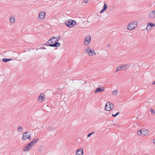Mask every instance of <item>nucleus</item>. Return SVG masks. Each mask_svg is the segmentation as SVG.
I'll use <instances>...</instances> for the list:
<instances>
[{
    "label": "nucleus",
    "instance_id": "obj_1",
    "mask_svg": "<svg viewBox=\"0 0 155 155\" xmlns=\"http://www.w3.org/2000/svg\"><path fill=\"white\" fill-rule=\"evenodd\" d=\"M31 138V134L29 131H27L23 133L21 136V140L23 141L26 140L30 141Z\"/></svg>",
    "mask_w": 155,
    "mask_h": 155
},
{
    "label": "nucleus",
    "instance_id": "obj_2",
    "mask_svg": "<svg viewBox=\"0 0 155 155\" xmlns=\"http://www.w3.org/2000/svg\"><path fill=\"white\" fill-rule=\"evenodd\" d=\"M84 51L90 57H92L93 56L96 55V53L95 52L94 49L93 48H91L89 46L87 47L84 50Z\"/></svg>",
    "mask_w": 155,
    "mask_h": 155
},
{
    "label": "nucleus",
    "instance_id": "obj_3",
    "mask_svg": "<svg viewBox=\"0 0 155 155\" xmlns=\"http://www.w3.org/2000/svg\"><path fill=\"white\" fill-rule=\"evenodd\" d=\"M137 23L136 21H132L128 24L127 26L128 30L130 31L134 29L137 26Z\"/></svg>",
    "mask_w": 155,
    "mask_h": 155
},
{
    "label": "nucleus",
    "instance_id": "obj_4",
    "mask_svg": "<svg viewBox=\"0 0 155 155\" xmlns=\"http://www.w3.org/2000/svg\"><path fill=\"white\" fill-rule=\"evenodd\" d=\"M64 23L68 27L70 28H72L75 25H77L76 22L72 19H70L67 21H65Z\"/></svg>",
    "mask_w": 155,
    "mask_h": 155
},
{
    "label": "nucleus",
    "instance_id": "obj_5",
    "mask_svg": "<svg viewBox=\"0 0 155 155\" xmlns=\"http://www.w3.org/2000/svg\"><path fill=\"white\" fill-rule=\"evenodd\" d=\"M33 146H34V145L31 142L26 145L24 147L23 151L25 152L26 151H28L32 148Z\"/></svg>",
    "mask_w": 155,
    "mask_h": 155
},
{
    "label": "nucleus",
    "instance_id": "obj_6",
    "mask_svg": "<svg viewBox=\"0 0 155 155\" xmlns=\"http://www.w3.org/2000/svg\"><path fill=\"white\" fill-rule=\"evenodd\" d=\"M129 66L127 64H124L122 66L117 67L115 71V72L117 73L118 71H124L127 69Z\"/></svg>",
    "mask_w": 155,
    "mask_h": 155
},
{
    "label": "nucleus",
    "instance_id": "obj_7",
    "mask_svg": "<svg viewBox=\"0 0 155 155\" xmlns=\"http://www.w3.org/2000/svg\"><path fill=\"white\" fill-rule=\"evenodd\" d=\"M113 104L110 103V102H107L106 103L105 107V109L106 110L110 111L113 108Z\"/></svg>",
    "mask_w": 155,
    "mask_h": 155
},
{
    "label": "nucleus",
    "instance_id": "obj_8",
    "mask_svg": "<svg viewBox=\"0 0 155 155\" xmlns=\"http://www.w3.org/2000/svg\"><path fill=\"white\" fill-rule=\"evenodd\" d=\"M46 15V13L44 11L41 12L39 14L38 18L39 20H42L45 18V16Z\"/></svg>",
    "mask_w": 155,
    "mask_h": 155
},
{
    "label": "nucleus",
    "instance_id": "obj_9",
    "mask_svg": "<svg viewBox=\"0 0 155 155\" xmlns=\"http://www.w3.org/2000/svg\"><path fill=\"white\" fill-rule=\"evenodd\" d=\"M155 26V24L150 22L147 25L146 29L147 31H150L151 30L153 27H154Z\"/></svg>",
    "mask_w": 155,
    "mask_h": 155
},
{
    "label": "nucleus",
    "instance_id": "obj_10",
    "mask_svg": "<svg viewBox=\"0 0 155 155\" xmlns=\"http://www.w3.org/2000/svg\"><path fill=\"white\" fill-rule=\"evenodd\" d=\"M38 100L39 102H42L45 100V96L44 94L41 93L39 96Z\"/></svg>",
    "mask_w": 155,
    "mask_h": 155
},
{
    "label": "nucleus",
    "instance_id": "obj_11",
    "mask_svg": "<svg viewBox=\"0 0 155 155\" xmlns=\"http://www.w3.org/2000/svg\"><path fill=\"white\" fill-rule=\"evenodd\" d=\"M155 10L149 12L148 14V17L150 19H154L155 18Z\"/></svg>",
    "mask_w": 155,
    "mask_h": 155
},
{
    "label": "nucleus",
    "instance_id": "obj_12",
    "mask_svg": "<svg viewBox=\"0 0 155 155\" xmlns=\"http://www.w3.org/2000/svg\"><path fill=\"white\" fill-rule=\"evenodd\" d=\"M91 41V37H86L84 41V44L85 45H88L90 43Z\"/></svg>",
    "mask_w": 155,
    "mask_h": 155
},
{
    "label": "nucleus",
    "instance_id": "obj_13",
    "mask_svg": "<svg viewBox=\"0 0 155 155\" xmlns=\"http://www.w3.org/2000/svg\"><path fill=\"white\" fill-rule=\"evenodd\" d=\"M104 91V88L101 87H98L96 88L95 90L94 91V93H97L98 92H102Z\"/></svg>",
    "mask_w": 155,
    "mask_h": 155
},
{
    "label": "nucleus",
    "instance_id": "obj_14",
    "mask_svg": "<svg viewBox=\"0 0 155 155\" xmlns=\"http://www.w3.org/2000/svg\"><path fill=\"white\" fill-rule=\"evenodd\" d=\"M84 151L82 149L80 148L78 149L76 152L75 155H83Z\"/></svg>",
    "mask_w": 155,
    "mask_h": 155
},
{
    "label": "nucleus",
    "instance_id": "obj_15",
    "mask_svg": "<svg viewBox=\"0 0 155 155\" xmlns=\"http://www.w3.org/2000/svg\"><path fill=\"white\" fill-rule=\"evenodd\" d=\"M9 20L11 23L14 24L15 22V17L13 16H12L9 17Z\"/></svg>",
    "mask_w": 155,
    "mask_h": 155
},
{
    "label": "nucleus",
    "instance_id": "obj_16",
    "mask_svg": "<svg viewBox=\"0 0 155 155\" xmlns=\"http://www.w3.org/2000/svg\"><path fill=\"white\" fill-rule=\"evenodd\" d=\"M149 130L145 129H142V135L145 136L147 135L149 133Z\"/></svg>",
    "mask_w": 155,
    "mask_h": 155
},
{
    "label": "nucleus",
    "instance_id": "obj_17",
    "mask_svg": "<svg viewBox=\"0 0 155 155\" xmlns=\"http://www.w3.org/2000/svg\"><path fill=\"white\" fill-rule=\"evenodd\" d=\"M61 44L58 42H56L53 44H50V46L52 47H59L60 46Z\"/></svg>",
    "mask_w": 155,
    "mask_h": 155
},
{
    "label": "nucleus",
    "instance_id": "obj_18",
    "mask_svg": "<svg viewBox=\"0 0 155 155\" xmlns=\"http://www.w3.org/2000/svg\"><path fill=\"white\" fill-rule=\"evenodd\" d=\"M54 37H53L51 38L46 43V45L47 46H50V44H53L52 42V40L53 38H54Z\"/></svg>",
    "mask_w": 155,
    "mask_h": 155
},
{
    "label": "nucleus",
    "instance_id": "obj_19",
    "mask_svg": "<svg viewBox=\"0 0 155 155\" xmlns=\"http://www.w3.org/2000/svg\"><path fill=\"white\" fill-rule=\"evenodd\" d=\"M107 5H106V4L105 3V2H104V5L103 6V8L102 9L101 11H100V12L101 13H103L104 11L106 10L107 8Z\"/></svg>",
    "mask_w": 155,
    "mask_h": 155
},
{
    "label": "nucleus",
    "instance_id": "obj_20",
    "mask_svg": "<svg viewBox=\"0 0 155 155\" xmlns=\"http://www.w3.org/2000/svg\"><path fill=\"white\" fill-rule=\"evenodd\" d=\"M39 139L38 138H35V139H32L31 141V142L32 144L34 146L35 144L37 143V142L38 140Z\"/></svg>",
    "mask_w": 155,
    "mask_h": 155
},
{
    "label": "nucleus",
    "instance_id": "obj_21",
    "mask_svg": "<svg viewBox=\"0 0 155 155\" xmlns=\"http://www.w3.org/2000/svg\"><path fill=\"white\" fill-rule=\"evenodd\" d=\"M39 139L38 138H35V139H32L31 141V142L32 144L34 146L35 144L37 143V142L38 140Z\"/></svg>",
    "mask_w": 155,
    "mask_h": 155
},
{
    "label": "nucleus",
    "instance_id": "obj_22",
    "mask_svg": "<svg viewBox=\"0 0 155 155\" xmlns=\"http://www.w3.org/2000/svg\"><path fill=\"white\" fill-rule=\"evenodd\" d=\"M12 60V59H11V58L7 59V58H3L2 59V61L4 62H7L10 61H11Z\"/></svg>",
    "mask_w": 155,
    "mask_h": 155
},
{
    "label": "nucleus",
    "instance_id": "obj_23",
    "mask_svg": "<svg viewBox=\"0 0 155 155\" xmlns=\"http://www.w3.org/2000/svg\"><path fill=\"white\" fill-rule=\"evenodd\" d=\"M17 130L18 132H21L23 131V129L21 127L19 126L18 127Z\"/></svg>",
    "mask_w": 155,
    "mask_h": 155
},
{
    "label": "nucleus",
    "instance_id": "obj_24",
    "mask_svg": "<svg viewBox=\"0 0 155 155\" xmlns=\"http://www.w3.org/2000/svg\"><path fill=\"white\" fill-rule=\"evenodd\" d=\"M118 93V91L117 90H114L112 92V95L115 96H116L117 95Z\"/></svg>",
    "mask_w": 155,
    "mask_h": 155
},
{
    "label": "nucleus",
    "instance_id": "obj_25",
    "mask_svg": "<svg viewBox=\"0 0 155 155\" xmlns=\"http://www.w3.org/2000/svg\"><path fill=\"white\" fill-rule=\"evenodd\" d=\"M137 134L138 135H142V129L140 130H138L137 132Z\"/></svg>",
    "mask_w": 155,
    "mask_h": 155
},
{
    "label": "nucleus",
    "instance_id": "obj_26",
    "mask_svg": "<svg viewBox=\"0 0 155 155\" xmlns=\"http://www.w3.org/2000/svg\"><path fill=\"white\" fill-rule=\"evenodd\" d=\"M150 111L152 113V114L153 115H155V111L152 108H151L150 109Z\"/></svg>",
    "mask_w": 155,
    "mask_h": 155
},
{
    "label": "nucleus",
    "instance_id": "obj_27",
    "mask_svg": "<svg viewBox=\"0 0 155 155\" xmlns=\"http://www.w3.org/2000/svg\"><path fill=\"white\" fill-rule=\"evenodd\" d=\"M54 38H55V40L56 41V42L58 41H59V38H60V37H54Z\"/></svg>",
    "mask_w": 155,
    "mask_h": 155
},
{
    "label": "nucleus",
    "instance_id": "obj_28",
    "mask_svg": "<svg viewBox=\"0 0 155 155\" xmlns=\"http://www.w3.org/2000/svg\"><path fill=\"white\" fill-rule=\"evenodd\" d=\"M94 133V132H93L87 135V137H90Z\"/></svg>",
    "mask_w": 155,
    "mask_h": 155
},
{
    "label": "nucleus",
    "instance_id": "obj_29",
    "mask_svg": "<svg viewBox=\"0 0 155 155\" xmlns=\"http://www.w3.org/2000/svg\"><path fill=\"white\" fill-rule=\"evenodd\" d=\"M52 42L53 44V43L54 44V43H55L56 42V41L55 39V38H53V39H52Z\"/></svg>",
    "mask_w": 155,
    "mask_h": 155
},
{
    "label": "nucleus",
    "instance_id": "obj_30",
    "mask_svg": "<svg viewBox=\"0 0 155 155\" xmlns=\"http://www.w3.org/2000/svg\"><path fill=\"white\" fill-rule=\"evenodd\" d=\"M39 49H46V48L44 47H40L39 48Z\"/></svg>",
    "mask_w": 155,
    "mask_h": 155
},
{
    "label": "nucleus",
    "instance_id": "obj_31",
    "mask_svg": "<svg viewBox=\"0 0 155 155\" xmlns=\"http://www.w3.org/2000/svg\"><path fill=\"white\" fill-rule=\"evenodd\" d=\"M112 116L114 117H115L117 116V115H116V114H112Z\"/></svg>",
    "mask_w": 155,
    "mask_h": 155
},
{
    "label": "nucleus",
    "instance_id": "obj_32",
    "mask_svg": "<svg viewBox=\"0 0 155 155\" xmlns=\"http://www.w3.org/2000/svg\"><path fill=\"white\" fill-rule=\"evenodd\" d=\"M153 143L155 145V138L153 140Z\"/></svg>",
    "mask_w": 155,
    "mask_h": 155
},
{
    "label": "nucleus",
    "instance_id": "obj_33",
    "mask_svg": "<svg viewBox=\"0 0 155 155\" xmlns=\"http://www.w3.org/2000/svg\"><path fill=\"white\" fill-rule=\"evenodd\" d=\"M88 1L87 0H84V2L85 3H87V2Z\"/></svg>",
    "mask_w": 155,
    "mask_h": 155
},
{
    "label": "nucleus",
    "instance_id": "obj_34",
    "mask_svg": "<svg viewBox=\"0 0 155 155\" xmlns=\"http://www.w3.org/2000/svg\"><path fill=\"white\" fill-rule=\"evenodd\" d=\"M51 129V127H49L48 128V130H50Z\"/></svg>",
    "mask_w": 155,
    "mask_h": 155
},
{
    "label": "nucleus",
    "instance_id": "obj_35",
    "mask_svg": "<svg viewBox=\"0 0 155 155\" xmlns=\"http://www.w3.org/2000/svg\"><path fill=\"white\" fill-rule=\"evenodd\" d=\"M152 85H155V81L153 83Z\"/></svg>",
    "mask_w": 155,
    "mask_h": 155
},
{
    "label": "nucleus",
    "instance_id": "obj_36",
    "mask_svg": "<svg viewBox=\"0 0 155 155\" xmlns=\"http://www.w3.org/2000/svg\"><path fill=\"white\" fill-rule=\"evenodd\" d=\"M119 112H118L117 114H116L117 116L119 114Z\"/></svg>",
    "mask_w": 155,
    "mask_h": 155
},
{
    "label": "nucleus",
    "instance_id": "obj_37",
    "mask_svg": "<svg viewBox=\"0 0 155 155\" xmlns=\"http://www.w3.org/2000/svg\"><path fill=\"white\" fill-rule=\"evenodd\" d=\"M110 46V45L109 44H108L107 46V47H109Z\"/></svg>",
    "mask_w": 155,
    "mask_h": 155
},
{
    "label": "nucleus",
    "instance_id": "obj_38",
    "mask_svg": "<svg viewBox=\"0 0 155 155\" xmlns=\"http://www.w3.org/2000/svg\"><path fill=\"white\" fill-rule=\"evenodd\" d=\"M39 150H42V149H40Z\"/></svg>",
    "mask_w": 155,
    "mask_h": 155
},
{
    "label": "nucleus",
    "instance_id": "obj_39",
    "mask_svg": "<svg viewBox=\"0 0 155 155\" xmlns=\"http://www.w3.org/2000/svg\"><path fill=\"white\" fill-rule=\"evenodd\" d=\"M38 48H37V50H38Z\"/></svg>",
    "mask_w": 155,
    "mask_h": 155
},
{
    "label": "nucleus",
    "instance_id": "obj_40",
    "mask_svg": "<svg viewBox=\"0 0 155 155\" xmlns=\"http://www.w3.org/2000/svg\"><path fill=\"white\" fill-rule=\"evenodd\" d=\"M154 10H155V9Z\"/></svg>",
    "mask_w": 155,
    "mask_h": 155
}]
</instances>
